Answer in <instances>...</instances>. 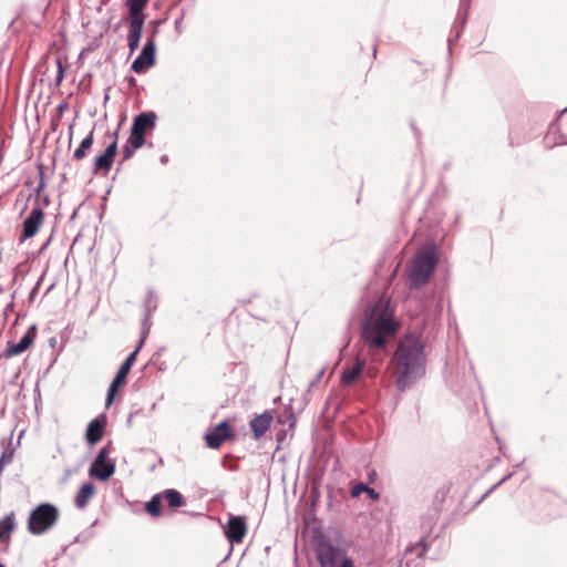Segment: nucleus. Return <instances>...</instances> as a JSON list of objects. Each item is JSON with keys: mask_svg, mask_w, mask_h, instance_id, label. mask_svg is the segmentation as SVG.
Here are the masks:
<instances>
[{"mask_svg": "<svg viewBox=\"0 0 567 567\" xmlns=\"http://www.w3.org/2000/svg\"><path fill=\"white\" fill-rule=\"evenodd\" d=\"M439 264V256L435 245H426L419 248L408 268L409 288L420 289L427 284Z\"/></svg>", "mask_w": 567, "mask_h": 567, "instance_id": "nucleus-3", "label": "nucleus"}, {"mask_svg": "<svg viewBox=\"0 0 567 567\" xmlns=\"http://www.w3.org/2000/svg\"><path fill=\"white\" fill-rule=\"evenodd\" d=\"M234 437L233 430L227 420L221 421L205 434L206 445L210 449H219L226 440Z\"/></svg>", "mask_w": 567, "mask_h": 567, "instance_id": "nucleus-10", "label": "nucleus"}, {"mask_svg": "<svg viewBox=\"0 0 567 567\" xmlns=\"http://www.w3.org/2000/svg\"><path fill=\"white\" fill-rule=\"evenodd\" d=\"M272 422V414L270 411H265L259 415H256L250 420V430L254 433L256 440L260 439L266 434Z\"/></svg>", "mask_w": 567, "mask_h": 567, "instance_id": "nucleus-16", "label": "nucleus"}, {"mask_svg": "<svg viewBox=\"0 0 567 567\" xmlns=\"http://www.w3.org/2000/svg\"><path fill=\"white\" fill-rule=\"evenodd\" d=\"M365 367V359L361 355H357L354 362L350 367H344L341 372V383L343 385H352L362 375Z\"/></svg>", "mask_w": 567, "mask_h": 567, "instance_id": "nucleus-13", "label": "nucleus"}, {"mask_svg": "<svg viewBox=\"0 0 567 567\" xmlns=\"http://www.w3.org/2000/svg\"><path fill=\"white\" fill-rule=\"evenodd\" d=\"M43 219V209L40 206L33 207L22 223V230L19 236V243L22 244L27 239L33 238L38 234Z\"/></svg>", "mask_w": 567, "mask_h": 567, "instance_id": "nucleus-8", "label": "nucleus"}, {"mask_svg": "<svg viewBox=\"0 0 567 567\" xmlns=\"http://www.w3.org/2000/svg\"><path fill=\"white\" fill-rule=\"evenodd\" d=\"M513 473H509L505 475L502 480H499L496 484H494L492 487H489L482 496V498H485L487 495H489L493 491H495L501 484H503L505 481H507L509 477H512Z\"/></svg>", "mask_w": 567, "mask_h": 567, "instance_id": "nucleus-35", "label": "nucleus"}, {"mask_svg": "<svg viewBox=\"0 0 567 567\" xmlns=\"http://www.w3.org/2000/svg\"><path fill=\"white\" fill-rule=\"evenodd\" d=\"M365 494L372 501H378L380 498V493L370 486L367 487Z\"/></svg>", "mask_w": 567, "mask_h": 567, "instance_id": "nucleus-37", "label": "nucleus"}, {"mask_svg": "<svg viewBox=\"0 0 567 567\" xmlns=\"http://www.w3.org/2000/svg\"><path fill=\"white\" fill-rule=\"evenodd\" d=\"M414 547H421V551L417 554L419 557H423L429 550V543L425 537L421 538L413 547L408 548L406 551H413Z\"/></svg>", "mask_w": 567, "mask_h": 567, "instance_id": "nucleus-30", "label": "nucleus"}, {"mask_svg": "<svg viewBox=\"0 0 567 567\" xmlns=\"http://www.w3.org/2000/svg\"><path fill=\"white\" fill-rule=\"evenodd\" d=\"M150 0H125V6L128 10V18L146 19L144 12Z\"/></svg>", "mask_w": 567, "mask_h": 567, "instance_id": "nucleus-20", "label": "nucleus"}, {"mask_svg": "<svg viewBox=\"0 0 567 567\" xmlns=\"http://www.w3.org/2000/svg\"><path fill=\"white\" fill-rule=\"evenodd\" d=\"M159 162H161L162 164H166V163H168V155H166V154L162 155V156L159 157Z\"/></svg>", "mask_w": 567, "mask_h": 567, "instance_id": "nucleus-44", "label": "nucleus"}, {"mask_svg": "<svg viewBox=\"0 0 567 567\" xmlns=\"http://www.w3.org/2000/svg\"><path fill=\"white\" fill-rule=\"evenodd\" d=\"M224 533L231 545L241 543L247 534L246 517L239 515H229Z\"/></svg>", "mask_w": 567, "mask_h": 567, "instance_id": "nucleus-9", "label": "nucleus"}, {"mask_svg": "<svg viewBox=\"0 0 567 567\" xmlns=\"http://www.w3.org/2000/svg\"><path fill=\"white\" fill-rule=\"evenodd\" d=\"M156 30L146 39L140 54L131 64V70L137 74L145 73L156 63Z\"/></svg>", "mask_w": 567, "mask_h": 567, "instance_id": "nucleus-7", "label": "nucleus"}, {"mask_svg": "<svg viewBox=\"0 0 567 567\" xmlns=\"http://www.w3.org/2000/svg\"><path fill=\"white\" fill-rule=\"evenodd\" d=\"M68 109H69V104L66 102H61L58 105L56 111L59 114H63Z\"/></svg>", "mask_w": 567, "mask_h": 567, "instance_id": "nucleus-40", "label": "nucleus"}, {"mask_svg": "<svg viewBox=\"0 0 567 567\" xmlns=\"http://www.w3.org/2000/svg\"><path fill=\"white\" fill-rule=\"evenodd\" d=\"M377 54V45L373 47V56Z\"/></svg>", "mask_w": 567, "mask_h": 567, "instance_id": "nucleus-47", "label": "nucleus"}, {"mask_svg": "<svg viewBox=\"0 0 567 567\" xmlns=\"http://www.w3.org/2000/svg\"><path fill=\"white\" fill-rule=\"evenodd\" d=\"M464 23H465V19L462 21L461 27L456 29L454 37L449 38V40H447L449 52H451V50H452V44L460 39Z\"/></svg>", "mask_w": 567, "mask_h": 567, "instance_id": "nucleus-33", "label": "nucleus"}, {"mask_svg": "<svg viewBox=\"0 0 567 567\" xmlns=\"http://www.w3.org/2000/svg\"><path fill=\"white\" fill-rule=\"evenodd\" d=\"M323 373H324V369H321V370L317 373L316 378L310 382V384H309V390H308V391H310L313 386H316V385L318 384V382H319V381L321 380V378L323 377Z\"/></svg>", "mask_w": 567, "mask_h": 567, "instance_id": "nucleus-39", "label": "nucleus"}, {"mask_svg": "<svg viewBox=\"0 0 567 567\" xmlns=\"http://www.w3.org/2000/svg\"><path fill=\"white\" fill-rule=\"evenodd\" d=\"M13 453H14V450H13V449L6 450V451L2 453L1 457H0V460H2V463H4V464H9V463H11V462H12V460H13Z\"/></svg>", "mask_w": 567, "mask_h": 567, "instance_id": "nucleus-36", "label": "nucleus"}, {"mask_svg": "<svg viewBox=\"0 0 567 567\" xmlns=\"http://www.w3.org/2000/svg\"><path fill=\"white\" fill-rule=\"evenodd\" d=\"M175 25H176V28L181 27V23L178 20H176Z\"/></svg>", "mask_w": 567, "mask_h": 567, "instance_id": "nucleus-48", "label": "nucleus"}, {"mask_svg": "<svg viewBox=\"0 0 567 567\" xmlns=\"http://www.w3.org/2000/svg\"><path fill=\"white\" fill-rule=\"evenodd\" d=\"M399 324L393 318L390 303L375 302L365 313L361 326V337L371 349H384L388 338L395 336Z\"/></svg>", "mask_w": 567, "mask_h": 567, "instance_id": "nucleus-2", "label": "nucleus"}, {"mask_svg": "<svg viewBox=\"0 0 567 567\" xmlns=\"http://www.w3.org/2000/svg\"><path fill=\"white\" fill-rule=\"evenodd\" d=\"M368 485L363 482L354 484L350 489V495L353 498L359 497L362 493H365Z\"/></svg>", "mask_w": 567, "mask_h": 567, "instance_id": "nucleus-29", "label": "nucleus"}, {"mask_svg": "<svg viewBox=\"0 0 567 567\" xmlns=\"http://www.w3.org/2000/svg\"><path fill=\"white\" fill-rule=\"evenodd\" d=\"M44 275H45V272H43V274L41 275V277H40V278L38 279V281L35 282L34 287L31 289V291H30V293H29V297H28L29 302H33V301H34V298H35V296H37V293H38V291H39V289H40V286H41V284H42V280H43V278H44Z\"/></svg>", "mask_w": 567, "mask_h": 567, "instance_id": "nucleus-32", "label": "nucleus"}, {"mask_svg": "<svg viewBox=\"0 0 567 567\" xmlns=\"http://www.w3.org/2000/svg\"><path fill=\"white\" fill-rule=\"evenodd\" d=\"M0 567H6V565H4V564H2V563H0Z\"/></svg>", "mask_w": 567, "mask_h": 567, "instance_id": "nucleus-51", "label": "nucleus"}, {"mask_svg": "<svg viewBox=\"0 0 567 567\" xmlns=\"http://www.w3.org/2000/svg\"><path fill=\"white\" fill-rule=\"evenodd\" d=\"M127 82L131 87L136 85V79L134 76H128Z\"/></svg>", "mask_w": 567, "mask_h": 567, "instance_id": "nucleus-43", "label": "nucleus"}, {"mask_svg": "<svg viewBox=\"0 0 567 567\" xmlns=\"http://www.w3.org/2000/svg\"><path fill=\"white\" fill-rule=\"evenodd\" d=\"M162 502L163 496L162 493H157L151 497L148 502L145 504V512L153 517H158L162 515Z\"/></svg>", "mask_w": 567, "mask_h": 567, "instance_id": "nucleus-24", "label": "nucleus"}, {"mask_svg": "<svg viewBox=\"0 0 567 567\" xmlns=\"http://www.w3.org/2000/svg\"><path fill=\"white\" fill-rule=\"evenodd\" d=\"M117 138L118 133L115 132L113 134V141L106 146L104 152L95 157L94 161V172L99 171L109 172L113 165L114 157L117 154Z\"/></svg>", "mask_w": 567, "mask_h": 567, "instance_id": "nucleus-12", "label": "nucleus"}, {"mask_svg": "<svg viewBox=\"0 0 567 567\" xmlns=\"http://www.w3.org/2000/svg\"><path fill=\"white\" fill-rule=\"evenodd\" d=\"M341 567H353V560L351 558H344L341 561Z\"/></svg>", "mask_w": 567, "mask_h": 567, "instance_id": "nucleus-41", "label": "nucleus"}, {"mask_svg": "<svg viewBox=\"0 0 567 567\" xmlns=\"http://www.w3.org/2000/svg\"><path fill=\"white\" fill-rule=\"evenodd\" d=\"M39 183H38V186L35 187L34 189V193L35 195L39 197L40 194L43 192V189L45 188L47 184H45V181H44V173L42 171V166H40V172H39Z\"/></svg>", "mask_w": 567, "mask_h": 567, "instance_id": "nucleus-31", "label": "nucleus"}, {"mask_svg": "<svg viewBox=\"0 0 567 567\" xmlns=\"http://www.w3.org/2000/svg\"><path fill=\"white\" fill-rule=\"evenodd\" d=\"M157 308V299L154 290L150 289L144 301V316L142 319V332L146 337L150 331V318L154 310Z\"/></svg>", "mask_w": 567, "mask_h": 567, "instance_id": "nucleus-18", "label": "nucleus"}, {"mask_svg": "<svg viewBox=\"0 0 567 567\" xmlns=\"http://www.w3.org/2000/svg\"><path fill=\"white\" fill-rule=\"evenodd\" d=\"M55 63H56V76H55V80H54V86L58 87L61 85V83L63 82L64 80V76H65V65L61 59V56H58L55 59Z\"/></svg>", "mask_w": 567, "mask_h": 567, "instance_id": "nucleus-28", "label": "nucleus"}, {"mask_svg": "<svg viewBox=\"0 0 567 567\" xmlns=\"http://www.w3.org/2000/svg\"><path fill=\"white\" fill-rule=\"evenodd\" d=\"M94 138H93V130L89 133L86 137L82 140L79 147L73 153V158L76 161H80L85 157L86 151L90 150L93 145Z\"/></svg>", "mask_w": 567, "mask_h": 567, "instance_id": "nucleus-25", "label": "nucleus"}, {"mask_svg": "<svg viewBox=\"0 0 567 567\" xmlns=\"http://www.w3.org/2000/svg\"><path fill=\"white\" fill-rule=\"evenodd\" d=\"M17 270H18V269L16 268V271H17ZM17 275H18V274L16 272V274H14V277H13V282L17 280Z\"/></svg>", "mask_w": 567, "mask_h": 567, "instance_id": "nucleus-49", "label": "nucleus"}, {"mask_svg": "<svg viewBox=\"0 0 567 567\" xmlns=\"http://www.w3.org/2000/svg\"><path fill=\"white\" fill-rule=\"evenodd\" d=\"M162 496L171 508H179L185 505V498L177 489L167 488L162 492Z\"/></svg>", "mask_w": 567, "mask_h": 567, "instance_id": "nucleus-22", "label": "nucleus"}, {"mask_svg": "<svg viewBox=\"0 0 567 567\" xmlns=\"http://www.w3.org/2000/svg\"><path fill=\"white\" fill-rule=\"evenodd\" d=\"M554 144L555 145L567 144V138L564 135H560L559 138L557 141H555Z\"/></svg>", "mask_w": 567, "mask_h": 567, "instance_id": "nucleus-42", "label": "nucleus"}, {"mask_svg": "<svg viewBox=\"0 0 567 567\" xmlns=\"http://www.w3.org/2000/svg\"><path fill=\"white\" fill-rule=\"evenodd\" d=\"M135 151H136V148H133L131 146V144L128 142H126V144L123 146V151H122L123 159L124 161L130 159L134 155Z\"/></svg>", "mask_w": 567, "mask_h": 567, "instance_id": "nucleus-34", "label": "nucleus"}, {"mask_svg": "<svg viewBox=\"0 0 567 567\" xmlns=\"http://www.w3.org/2000/svg\"><path fill=\"white\" fill-rule=\"evenodd\" d=\"M146 19L128 18L127 38L141 41Z\"/></svg>", "mask_w": 567, "mask_h": 567, "instance_id": "nucleus-23", "label": "nucleus"}, {"mask_svg": "<svg viewBox=\"0 0 567 567\" xmlns=\"http://www.w3.org/2000/svg\"><path fill=\"white\" fill-rule=\"evenodd\" d=\"M50 240H51V238H49V239L47 240V243H44V244L42 245V247H41V249H40V252H42L43 250H45V249H47V247H48V246H49V244H50Z\"/></svg>", "mask_w": 567, "mask_h": 567, "instance_id": "nucleus-45", "label": "nucleus"}, {"mask_svg": "<svg viewBox=\"0 0 567 567\" xmlns=\"http://www.w3.org/2000/svg\"><path fill=\"white\" fill-rule=\"evenodd\" d=\"M471 0H461V6L467 7Z\"/></svg>", "mask_w": 567, "mask_h": 567, "instance_id": "nucleus-46", "label": "nucleus"}, {"mask_svg": "<svg viewBox=\"0 0 567 567\" xmlns=\"http://www.w3.org/2000/svg\"><path fill=\"white\" fill-rule=\"evenodd\" d=\"M52 287H53V285L49 286L45 293H48L52 289Z\"/></svg>", "mask_w": 567, "mask_h": 567, "instance_id": "nucleus-50", "label": "nucleus"}, {"mask_svg": "<svg viewBox=\"0 0 567 567\" xmlns=\"http://www.w3.org/2000/svg\"><path fill=\"white\" fill-rule=\"evenodd\" d=\"M94 493H95V485L92 482L84 483L78 491L75 498H74V504H75L76 508H79V509L85 508L90 498L94 495Z\"/></svg>", "mask_w": 567, "mask_h": 567, "instance_id": "nucleus-19", "label": "nucleus"}, {"mask_svg": "<svg viewBox=\"0 0 567 567\" xmlns=\"http://www.w3.org/2000/svg\"><path fill=\"white\" fill-rule=\"evenodd\" d=\"M127 142L131 144V146L133 148L138 150L146 142L145 134H143L138 131H135L134 128L131 127L130 137L127 138Z\"/></svg>", "mask_w": 567, "mask_h": 567, "instance_id": "nucleus-27", "label": "nucleus"}, {"mask_svg": "<svg viewBox=\"0 0 567 567\" xmlns=\"http://www.w3.org/2000/svg\"><path fill=\"white\" fill-rule=\"evenodd\" d=\"M124 384H125L124 382L118 381L117 379L113 378V380H112V382H111V384H110V386L107 389V393H106V399H105L106 408H109L113 403V401H114L115 396L117 395L120 389Z\"/></svg>", "mask_w": 567, "mask_h": 567, "instance_id": "nucleus-26", "label": "nucleus"}, {"mask_svg": "<svg viewBox=\"0 0 567 567\" xmlns=\"http://www.w3.org/2000/svg\"><path fill=\"white\" fill-rule=\"evenodd\" d=\"M156 120H157V115L154 111L141 112L140 114H137L134 117L133 124L131 127L134 128L135 131H138V132L145 134L146 132L155 128Z\"/></svg>", "mask_w": 567, "mask_h": 567, "instance_id": "nucleus-17", "label": "nucleus"}, {"mask_svg": "<svg viewBox=\"0 0 567 567\" xmlns=\"http://www.w3.org/2000/svg\"><path fill=\"white\" fill-rule=\"evenodd\" d=\"M315 551L320 567H341V561L346 558L342 557L341 549L327 538L317 540Z\"/></svg>", "mask_w": 567, "mask_h": 567, "instance_id": "nucleus-6", "label": "nucleus"}, {"mask_svg": "<svg viewBox=\"0 0 567 567\" xmlns=\"http://www.w3.org/2000/svg\"><path fill=\"white\" fill-rule=\"evenodd\" d=\"M112 450V443L109 442L97 452L89 468L91 477L106 482L115 473V462L109 458Z\"/></svg>", "mask_w": 567, "mask_h": 567, "instance_id": "nucleus-5", "label": "nucleus"}, {"mask_svg": "<svg viewBox=\"0 0 567 567\" xmlns=\"http://www.w3.org/2000/svg\"><path fill=\"white\" fill-rule=\"evenodd\" d=\"M425 362L422 343L414 339L399 342L391 360L399 391L404 392L410 389L424 374Z\"/></svg>", "mask_w": 567, "mask_h": 567, "instance_id": "nucleus-1", "label": "nucleus"}, {"mask_svg": "<svg viewBox=\"0 0 567 567\" xmlns=\"http://www.w3.org/2000/svg\"><path fill=\"white\" fill-rule=\"evenodd\" d=\"M105 425L106 416L104 414L93 419L89 423L85 432V440L90 446L97 444L102 440L104 435Z\"/></svg>", "mask_w": 567, "mask_h": 567, "instance_id": "nucleus-14", "label": "nucleus"}, {"mask_svg": "<svg viewBox=\"0 0 567 567\" xmlns=\"http://www.w3.org/2000/svg\"><path fill=\"white\" fill-rule=\"evenodd\" d=\"M60 511L52 503H40L29 514L28 532L31 535L40 536L49 532L59 520Z\"/></svg>", "mask_w": 567, "mask_h": 567, "instance_id": "nucleus-4", "label": "nucleus"}, {"mask_svg": "<svg viewBox=\"0 0 567 567\" xmlns=\"http://www.w3.org/2000/svg\"><path fill=\"white\" fill-rule=\"evenodd\" d=\"M144 342H145V336H144V333H141V338H140V341H138V344H137L136 349L134 351H132L126 357L124 362L121 364L118 371L114 375V379H117L118 381H122V382L126 383L127 375L130 374L131 369H132L133 364L136 361V357L138 354V351L143 347Z\"/></svg>", "mask_w": 567, "mask_h": 567, "instance_id": "nucleus-15", "label": "nucleus"}, {"mask_svg": "<svg viewBox=\"0 0 567 567\" xmlns=\"http://www.w3.org/2000/svg\"><path fill=\"white\" fill-rule=\"evenodd\" d=\"M126 39H127V47L130 49V53L132 54V53H134L137 50V48L140 47V42L141 41H136V40L131 39V38H126Z\"/></svg>", "mask_w": 567, "mask_h": 567, "instance_id": "nucleus-38", "label": "nucleus"}, {"mask_svg": "<svg viewBox=\"0 0 567 567\" xmlns=\"http://www.w3.org/2000/svg\"><path fill=\"white\" fill-rule=\"evenodd\" d=\"M35 337L37 326L32 324L27 329L24 334L20 338L19 342L14 343L12 341H8L7 348L4 350V357L11 358L21 354L31 347Z\"/></svg>", "mask_w": 567, "mask_h": 567, "instance_id": "nucleus-11", "label": "nucleus"}, {"mask_svg": "<svg viewBox=\"0 0 567 567\" xmlns=\"http://www.w3.org/2000/svg\"><path fill=\"white\" fill-rule=\"evenodd\" d=\"M16 526L13 512L0 519V542L9 540Z\"/></svg>", "mask_w": 567, "mask_h": 567, "instance_id": "nucleus-21", "label": "nucleus"}]
</instances>
